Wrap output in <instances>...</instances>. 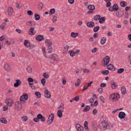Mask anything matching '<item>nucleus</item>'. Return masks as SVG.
<instances>
[{
    "label": "nucleus",
    "instance_id": "nucleus-49",
    "mask_svg": "<svg viewBox=\"0 0 131 131\" xmlns=\"http://www.w3.org/2000/svg\"><path fill=\"white\" fill-rule=\"evenodd\" d=\"M100 16L99 15H97L95 16L94 18V20H97L100 19Z\"/></svg>",
    "mask_w": 131,
    "mask_h": 131
},
{
    "label": "nucleus",
    "instance_id": "nucleus-10",
    "mask_svg": "<svg viewBox=\"0 0 131 131\" xmlns=\"http://www.w3.org/2000/svg\"><path fill=\"white\" fill-rule=\"evenodd\" d=\"M34 27H31L29 29L28 31L29 34L31 35H34L36 32L34 30Z\"/></svg>",
    "mask_w": 131,
    "mask_h": 131
},
{
    "label": "nucleus",
    "instance_id": "nucleus-12",
    "mask_svg": "<svg viewBox=\"0 0 131 131\" xmlns=\"http://www.w3.org/2000/svg\"><path fill=\"white\" fill-rule=\"evenodd\" d=\"M16 82L14 83V86L15 87H17L20 85L21 84V82L19 79H17L16 80Z\"/></svg>",
    "mask_w": 131,
    "mask_h": 131
},
{
    "label": "nucleus",
    "instance_id": "nucleus-38",
    "mask_svg": "<svg viewBox=\"0 0 131 131\" xmlns=\"http://www.w3.org/2000/svg\"><path fill=\"white\" fill-rule=\"evenodd\" d=\"M43 7V4L41 3H39L38 4V8L39 9H41Z\"/></svg>",
    "mask_w": 131,
    "mask_h": 131
},
{
    "label": "nucleus",
    "instance_id": "nucleus-5",
    "mask_svg": "<svg viewBox=\"0 0 131 131\" xmlns=\"http://www.w3.org/2000/svg\"><path fill=\"white\" fill-rule=\"evenodd\" d=\"M124 14L123 9H119L118 11L116 12V15L119 17H121Z\"/></svg>",
    "mask_w": 131,
    "mask_h": 131
},
{
    "label": "nucleus",
    "instance_id": "nucleus-51",
    "mask_svg": "<svg viewBox=\"0 0 131 131\" xmlns=\"http://www.w3.org/2000/svg\"><path fill=\"white\" fill-rule=\"evenodd\" d=\"M105 21V19L104 17H102L99 20V22L101 24L102 23Z\"/></svg>",
    "mask_w": 131,
    "mask_h": 131
},
{
    "label": "nucleus",
    "instance_id": "nucleus-28",
    "mask_svg": "<svg viewBox=\"0 0 131 131\" xmlns=\"http://www.w3.org/2000/svg\"><path fill=\"white\" fill-rule=\"evenodd\" d=\"M113 10L115 11L117 10L118 9V6L116 4H114L113 6Z\"/></svg>",
    "mask_w": 131,
    "mask_h": 131
},
{
    "label": "nucleus",
    "instance_id": "nucleus-7",
    "mask_svg": "<svg viewBox=\"0 0 131 131\" xmlns=\"http://www.w3.org/2000/svg\"><path fill=\"white\" fill-rule=\"evenodd\" d=\"M6 103L8 105L10 106L12 105L13 102L12 99L10 98L7 99L6 100Z\"/></svg>",
    "mask_w": 131,
    "mask_h": 131
},
{
    "label": "nucleus",
    "instance_id": "nucleus-31",
    "mask_svg": "<svg viewBox=\"0 0 131 131\" xmlns=\"http://www.w3.org/2000/svg\"><path fill=\"white\" fill-rule=\"evenodd\" d=\"M88 8L89 10H93L95 9V6L93 5H89Z\"/></svg>",
    "mask_w": 131,
    "mask_h": 131
},
{
    "label": "nucleus",
    "instance_id": "nucleus-52",
    "mask_svg": "<svg viewBox=\"0 0 131 131\" xmlns=\"http://www.w3.org/2000/svg\"><path fill=\"white\" fill-rule=\"evenodd\" d=\"M41 82L43 86L45 85L46 82L45 79L44 78L42 79L41 80Z\"/></svg>",
    "mask_w": 131,
    "mask_h": 131
},
{
    "label": "nucleus",
    "instance_id": "nucleus-47",
    "mask_svg": "<svg viewBox=\"0 0 131 131\" xmlns=\"http://www.w3.org/2000/svg\"><path fill=\"white\" fill-rule=\"evenodd\" d=\"M16 6L18 8L20 9L21 7V6H20V2H17L16 3Z\"/></svg>",
    "mask_w": 131,
    "mask_h": 131
},
{
    "label": "nucleus",
    "instance_id": "nucleus-29",
    "mask_svg": "<svg viewBox=\"0 0 131 131\" xmlns=\"http://www.w3.org/2000/svg\"><path fill=\"white\" fill-rule=\"evenodd\" d=\"M62 111H60V110H58L57 112L58 116L60 118L62 116Z\"/></svg>",
    "mask_w": 131,
    "mask_h": 131
},
{
    "label": "nucleus",
    "instance_id": "nucleus-60",
    "mask_svg": "<svg viewBox=\"0 0 131 131\" xmlns=\"http://www.w3.org/2000/svg\"><path fill=\"white\" fill-rule=\"evenodd\" d=\"M27 80L29 82H31L33 81V79L31 78H29Z\"/></svg>",
    "mask_w": 131,
    "mask_h": 131
},
{
    "label": "nucleus",
    "instance_id": "nucleus-43",
    "mask_svg": "<svg viewBox=\"0 0 131 131\" xmlns=\"http://www.w3.org/2000/svg\"><path fill=\"white\" fill-rule=\"evenodd\" d=\"M57 15L54 16L52 19V20L53 22L54 23H55L57 21Z\"/></svg>",
    "mask_w": 131,
    "mask_h": 131
},
{
    "label": "nucleus",
    "instance_id": "nucleus-50",
    "mask_svg": "<svg viewBox=\"0 0 131 131\" xmlns=\"http://www.w3.org/2000/svg\"><path fill=\"white\" fill-rule=\"evenodd\" d=\"M21 118L23 121L25 122L28 119V118L27 116L22 117Z\"/></svg>",
    "mask_w": 131,
    "mask_h": 131
},
{
    "label": "nucleus",
    "instance_id": "nucleus-63",
    "mask_svg": "<svg viewBox=\"0 0 131 131\" xmlns=\"http://www.w3.org/2000/svg\"><path fill=\"white\" fill-rule=\"evenodd\" d=\"M97 48H94L92 50V53L95 52L97 51Z\"/></svg>",
    "mask_w": 131,
    "mask_h": 131
},
{
    "label": "nucleus",
    "instance_id": "nucleus-36",
    "mask_svg": "<svg viewBox=\"0 0 131 131\" xmlns=\"http://www.w3.org/2000/svg\"><path fill=\"white\" fill-rule=\"evenodd\" d=\"M124 70V68H120L118 70L117 73H121L123 72Z\"/></svg>",
    "mask_w": 131,
    "mask_h": 131
},
{
    "label": "nucleus",
    "instance_id": "nucleus-24",
    "mask_svg": "<svg viewBox=\"0 0 131 131\" xmlns=\"http://www.w3.org/2000/svg\"><path fill=\"white\" fill-rule=\"evenodd\" d=\"M64 105L63 104H61L58 107V110H60L61 111H63L64 109Z\"/></svg>",
    "mask_w": 131,
    "mask_h": 131
},
{
    "label": "nucleus",
    "instance_id": "nucleus-55",
    "mask_svg": "<svg viewBox=\"0 0 131 131\" xmlns=\"http://www.w3.org/2000/svg\"><path fill=\"white\" fill-rule=\"evenodd\" d=\"M30 87L33 90H35L37 89V87H36V85H34V84L32 85Z\"/></svg>",
    "mask_w": 131,
    "mask_h": 131
},
{
    "label": "nucleus",
    "instance_id": "nucleus-27",
    "mask_svg": "<svg viewBox=\"0 0 131 131\" xmlns=\"http://www.w3.org/2000/svg\"><path fill=\"white\" fill-rule=\"evenodd\" d=\"M79 34L77 33H74L73 32H72L71 33V37L73 38H75L77 36H78Z\"/></svg>",
    "mask_w": 131,
    "mask_h": 131
},
{
    "label": "nucleus",
    "instance_id": "nucleus-11",
    "mask_svg": "<svg viewBox=\"0 0 131 131\" xmlns=\"http://www.w3.org/2000/svg\"><path fill=\"white\" fill-rule=\"evenodd\" d=\"M107 68L108 70H111L112 71H114L115 69V67L111 64H110L107 66Z\"/></svg>",
    "mask_w": 131,
    "mask_h": 131
},
{
    "label": "nucleus",
    "instance_id": "nucleus-57",
    "mask_svg": "<svg viewBox=\"0 0 131 131\" xmlns=\"http://www.w3.org/2000/svg\"><path fill=\"white\" fill-rule=\"evenodd\" d=\"M42 51H43V52L44 53V56L46 58H47V57L46 56V54L45 53V52H45L46 48H45V47L43 48H42Z\"/></svg>",
    "mask_w": 131,
    "mask_h": 131
},
{
    "label": "nucleus",
    "instance_id": "nucleus-54",
    "mask_svg": "<svg viewBox=\"0 0 131 131\" xmlns=\"http://www.w3.org/2000/svg\"><path fill=\"white\" fill-rule=\"evenodd\" d=\"M43 75V77L46 78H47L49 77L48 74L46 73H44Z\"/></svg>",
    "mask_w": 131,
    "mask_h": 131
},
{
    "label": "nucleus",
    "instance_id": "nucleus-62",
    "mask_svg": "<svg viewBox=\"0 0 131 131\" xmlns=\"http://www.w3.org/2000/svg\"><path fill=\"white\" fill-rule=\"evenodd\" d=\"M97 111L96 109H95L93 110V115L96 114L97 113Z\"/></svg>",
    "mask_w": 131,
    "mask_h": 131
},
{
    "label": "nucleus",
    "instance_id": "nucleus-42",
    "mask_svg": "<svg viewBox=\"0 0 131 131\" xmlns=\"http://www.w3.org/2000/svg\"><path fill=\"white\" fill-rule=\"evenodd\" d=\"M52 50V48L51 46H48V50L49 53H51Z\"/></svg>",
    "mask_w": 131,
    "mask_h": 131
},
{
    "label": "nucleus",
    "instance_id": "nucleus-13",
    "mask_svg": "<svg viewBox=\"0 0 131 131\" xmlns=\"http://www.w3.org/2000/svg\"><path fill=\"white\" fill-rule=\"evenodd\" d=\"M45 96L47 98H50L51 97L50 93V92L47 90L44 91Z\"/></svg>",
    "mask_w": 131,
    "mask_h": 131
},
{
    "label": "nucleus",
    "instance_id": "nucleus-59",
    "mask_svg": "<svg viewBox=\"0 0 131 131\" xmlns=\"http://www.w3.org/2000/svg\"><path fill=\"white\" fill-rule=\"evenodd\" d=\"M106 86V84L105 83H102L101 84L100 86L101 87H104Z\"/></svg>",
    "mask_w": 131,
    "mask_h": 131
},
{
    "label": "nucleus",
    "instance_id": "nucleus-6",
    "mask_svg": "<svg viewBox=\"0 0 131 131\" xmlns=\"http://www.w3.org/2000/svg\"><path fill=\"white\" fill-rule=\"evenodd\" d=\"M107 124V123L105 121H102L100 125V128L101 129L104 128L105 129Z\"/></svg>",
    "mask_w": 131,
    "mask_h": 131
},
{
    "label": "nucleus",
    "instance_id": "nucleus-39",
    "mask_svg": "<svg viewBox=\"0 0 131 131\" xmlns=\"http://www.w3.org/2000/svg\"><path fill=\"white\" fill-rule=\"evenodd\" d=\"M34 16L35 17V19L36 20H38L40 19V17L39 15L36 14H35Z\"/></svg>",
    "mask_w": 131,
    "mask_h": 131
},
{
    "label": "nucleus",
    "instance_id": "nucleus-14",
    "mask_svg": "<svg viewBox=\"0 0 131 131\" xmlns=\"http://www.w3.org/2000/svg\"><path fill=\"white\" fill-rule=\"evenodd\" d=\"M76 127L78 131H83V127L79 124H76Z\"/></svg>",
    "mask_w": 131,
    "mask_h": 131
},
{
    "label": "nucleus",
    "instance_id": "nucleus-18",
    "mask_svg": "<svg viewBox=\"0 0 131 131\" xmlns=\"http://www.w3.org/2000/svg\"><path fill=\"white\" fill-rule=\"evenodd\" d=\"M13 12V9L12 7H9L8 8L7 13L9 15H11Z\"/></svg>",
    "mask_w": 131,
    "mask_h": 131
},
{
    "label": "nucleus",
    "instance_id": "nucleus-23",
    "mask_svg": "<svg viewBox=\"0 0 131 131\" xmlns=\"http://www.w3.org/2000/svg\"><path fill=\"white\" fill-rule=\"evenodd\" d=\"M121 90L122 94L124 95L126 94V87L125 86L122 87Z\"/></svg>",
    "mask_w": 131,
    "mask_h": 131
},
{
    "label": "nucleus",
    "instance_id": "nucleus-56",
    "mask_svg": "<svg viewBox=\"0 0 131 131\" xmlns=\"http://www.w3.org/2000/svg\"><path fill=\"white\" fill-rule=\"evenodd\" d=\"M28 14L30 15H31L33 14V13L32 11L30 10H29L27 12Z\"/></svg>",
    "mask_w": 131,
    "mask_h": 131
},
{
    "label": "nucleus",
    "instance_id": "nucleus-25",
    "mask_svg": "<svg viewBox=\"0 0 131 131\" xmlns=\"http://www.w3.org/2000/svg\"><path fill=\"white\" fill-rule=\"evenodd\" d=\"M0 121L2 123L6 124L7 121L6 119L4 117H2L1 118Z\"/></svg>",
    "mask_w": 131,
    "mask_h": 131
},
{
    "label": "nucleus",
    "instance_id": "nucleus-16",
    "mask_svg": "<svg viewBox=\"0 0 131 131\" xmlns=\"http://www.w3.org/2000/svg\"><path fill=\"white\" fill-rule=\"evenodd\" d=\"M36 40L38 41H40L43 40L44 39L43 36L42 35H38L36 38Z\"/></svg>",
    "mask_w": 131,
    "mask_h": 131
},
{
    "label": "nucleus",
    "instance_id": "nucleus-32",
    "mask_svg": "<svg viewBox=\"0 0 131 131\" xmlns=\"http://www.w3.org/2000/svg\"><path fill=\"white\" fill-rule=\"evenodd\" d=\"M114 126V125L113 124H107V126H106V129H110L113 128Z\"/></svg>",
    "mask_w": 131,
    "mask_h": 131
},
{
    "label": "nucleus",
    "instance_id": "nucleus-4",
    "mask_svg": "<svg viewBox=\"0 0 131 131\" xmlns=\"http://www.w3.org/2000/svg\"><path fill=\"white\" fill-rule=\"evenodd\" d=\"M15 108L17 111H19L20 110L22 107V105L21 103L19 101H17L15 103Z\"/></svg>",
    "mask_w": 131,
    "mask_h": 131
},
{
    "label": "nucleus",
    "instance_id": "nucleus-21",
    "mask_svg": "<svg viewBox=\"0 0 131 131\" xmlns=\"http://www.w3.org/2000/svg\"><path fill=\"white\" fill-rule=\"evenodd\" d=\"M4 67L5 70L7 71H9L10 69V67L8 64H6L4 65Z\"/></svg>",
    "mask_w": 131,
    "mask_h": 131
},
{
    "label": "nucleus",
    "instance_id": "nucleus-41",
    "mask_svg": "<svg viewBox=\"0 0 131 131\" xmlns=\"http://www.w3.org/2000/svg\"><path fill=\"white\" fill-rule=\"evenodd\" d=\"M101 73L104 75H106L109 73V71L108 70L103 71L101 72Z\"/></svg>",
    "mask_w": 131,
    "mask_h": 131
},
{
    "label": "nucleus",
    "instance_id": "nucleus-44",
    "mask_svg": "<svg viewBox=\"0 0 131 131\" xmlns=\"http://www.w3.org/2000/svg\"><path fill=\"white\" fill-rule=\"evenodd\" d=\"M90 107L89 106H87L83 110V111L86 112L88 111L90 109Z\"/></svg>",
    "mask_w": 131,
    "mask_h": 131
},
{
    "label": "nucleus",
    "instance_id": "nucleus-58",
    "mask_svg": "<svg viewBox=\"0 0 131 131\" xmlns=\"http://www.w3.org/2000/svg\"><path fill=\"white\" fill-rule=\"evenodd\" d=\"M98 91L100 93H102L103 92V90L102 88H100L98 89Z\"/></svg>",
    "mask_w": 131,
    "mask_h": 131
},
{
    "label": "nucleus",
    "instance_id": "nucleus-2",
    "mask_svg": "<svg viewBox=\"0 0 131 131\" xmlns=\"http://www.w3.org/2000/svg\"><path fill=\"white\" fill-rule=\"evenodd\" d=\"M110 99H111L113 101H115L118 100L120 97V96L119 94L117 93H113L110 96Z\"/></svg>",
    "mask_w": 131,
    "mask_h": 131
},
{
    "label": "nucleus",
    "instance_id": "nucleus-53",
    "mask_svg": "<svg viewBox=\"0 0 131 131\" xmlns=\"http://www.w3.org/2000/svg\"><path fill=\"white\" fill-rule=\"evenodd\" d=\"M99 27L98 26L95 27L93 29L94 31V32H97L99 30Z\"/></svg>",
    "mask_w": 131,
    "mask_h": 131
},
{
    "label": "nucleus",
    "instance_id": "nucleus-37",
    "mask_svg": "<svg viewBox=\"0 0 131 131\" xmlns=\"http://www.w3.org/2000/svg\"><path fill=\"white\" fill-rule=\"evenodd\" d=\"M55 12V10L54 8H52L49 11L50 15H52L54 14Z\"/></svg>",
    "mask_w": 131,
    "mask_h": 131
},
{
    "label": "nucleus",
    "instance_id": "nucleus-9",
    "mask_svg": "<svg viewBox=\"0 0 131 131\" xmlns=\"http://www.w3.org/2000/svg\"><path fill=\"white\" fill-rule=\"evenodd\" d=\"M37 118L39 119H41V121L42 122H44L45 121L46 118L45 117L42 116L41 114H39L37 115Z\"/></svg>",
    "mask_w": 131,
    "mask_h": 131
},
{
    "label": "nucleus",
    "instance_id": "nucleus-19",
    "mask_svg": "<svg viewBox=\"0 0 131 131\" xmlns=\"http://www.w3.org/2000/svg\"><path fill=\"white\" fill-rule=\"evenodd\" d=\"M118 116L120 118L123 119L125 117V114L124 112H121L119 114Z\"/></svg>",
    "mask_w": 131,
    "mask_h": 131
},
{
    "label": "nucleus",
    "instance_id": "nucleus-33",
    "mask_svg": "<svg viewBox=\"0 0 131 131\" xmlns=\"http://www.w3.org/2000/svg\"><path fill=\"white\" fill-rule=\"evenodd\" d=\"M27 71L29 73H31L32 72V70L30 66H28L26 69Z\"/></svg>",
    "mask_w": 131,
    "mask_h": 131
},
{
    "label": "nucleus",
    "instance_id": "nucleus-17",
    "mask_svg": "<svg viewBox=\"0 0 131 131\" xmlns=\"http://www.w3.org/2000/svg\"><path fill=\"white\" fill-rule=\"evenodd\" d=\"M26 25L27 26H35L36 25L35 23L32 21H28L26 22Z\"/></svg>",
    "mask_w": 131,
    "mask_h": 131
},
{
    "label": "nucleus",
    "instance_id": "nucleus-64",
    "mask_svg": "<svg viewBox=\"0 0 131 131\" xmlns=\"http://www.w3.org/2000/svg\"><path fill=\"white\" fill-rule=\"evenodd\" d=\"M73 98L74 99V100H75L76 101H78L79 99V98L78 96H76L75 98Z\"/></svg>",
    "mask_w": 131,
    "mask_h": 131
},
{
    "label": "nucleus",
    "instance_id": "nucleus-22",
    "mask_svg": "<svg viewBox=\"0 0 131 131\" xmlns=\"http://www.w3.org/2000/svg\"><path fill=\"white\" fill-rule=\"evenodd\" d=\"M24 44L26 47H28L30 46V43L29 41L25 40L24 42Z\"/></svg>",
    "mask_w": 131,
    "mask_h": 131
},
{
    "label": "nucleus",
    "instance_id": "nucleus-61",
    "mask_svg": "<svg viewBox=\"0 0 131 131\" xmlns=\"http://www.w3.org/2000/svg\"><path fill=\"white\" fill-rule=\"evenodd\" d=\"M99 34L97 33H95L93 35V36L94 38H97L98 37Z\"/></svg>",
    "mask_w": 131,
    "mask_h": 131
},
{
    "label": "nucleus",
    "instance_id": "nucleus-46",
    "mask_svg": "<svg viewBox=\"0 0 131 131\" xmlns=\"http://www.w3.org/2000/svg\"><path fill=\"white\" fill-rule=\"evenodd\" d=\"M35 94L38 98H39L41 97V94L39 92H35Z\"/></svg>",
    "mask_w": 131,
    "mask_h": 131
},
{
    "label": "nucleus",
    "instance_id": "nucleus-45",
    "mask_svg": "<svg viewBox=\"0 0 131 131\" xmlns=\"http://www.w3.org/2000/svg\"><path fill=\"white\" fill-rule=\"evenodd\" d=\"M69 52L70 53V56L72 57H73L76 54L75 52H73L72 50L69 51Z\"/></svg>",
    "mask_w": 131,
    "mask_h": 131
},
{
    "label": "nucleus",
    "instance_id": "nucleus-26",
    "mask_svg": "<svg viewBox=\"0 0 131 131\" xmlns=\"http://www.w3.org/2000/svg\"><path fill=\"white\" fill-rule=\"evenodd\" d=\"M46 44L49 46H51L52 44V42L49 40H47L45 42Z\"/></svg>",
    "mask_w": 131,
    "mask_h": 131
},
{
    "label": "nucleus",
    "instance_id": "nucleus-1",
    "mask_svg": "<svg viewBox=\"0 0 131 131\" xmlns=\"http://www.w3.org/2000/svg\"><path fill=\"white\" fill-rule=\"evenodd\" d=\"M50 62L52 63L54 62H57L58 61L59 58L57 55L55 53H53L50 55L48 57Z\"/></svg>",
    "mask_w": 131,
    "mask_h": 131
},
{
    "label": "nucleus",
    "instance_id": "nucleus-20",
    "mask_svg": "<svg viewBox=\"0 0 131 131\" xmlns=\"http://www.w3.org/2000/svg\"><path fill=\"white\" fill-rule=\"evenodd\" d=\"M86 25L88 27H92L94 26V23L92 21L89 22L87 23Z\"/></svg>",
    "mask_w": 131,
    "mask_h": 131
},
{
    "label": "nucleus",
    "instance_id": "nucleus-3",
    "mask_svg": "<svg viewBox=\"0 0 131 131\" xmlns=\"http://www.w3.org/2000/svg\"><path fill=\"white\" fill-rule=\"evenodd\" d=\"M28 98V95L27 93H24L23 95L21 96L20 98V100L22 103H24L25 101L24 100V99L25 100H27Z\"/></svg>",
    "mask_w": 131,
    "mask_h": 131
},
{
    "label": "nucleus",
    "instance_id": "nucleus-30",
    "mask_svg": "<svg viewBox=\"0 0 131 131\" xmlns=\"http://www.w3.org/2000/svg\"><path fill=\"white\" fill-rule=\"evenodd\" d=\"M106 41V39L104 37L102 38L101 40V43L102 45L104 44Z\"/></svg>",
    "mask_w": 131,
    "mask_h": 131
},
{
    "label": "nucleus",
    "instance_id": "nucleus-34",
    "mask_svg": "<svg viewBox=\"0 0 131 131\" xmlns=\"http://www.w3.org/2000/svg\"><path fill=\"white\" fill-rule=\"evenodd\" d=\"M54 118V115L52 113L49 116L48 119L51 121H53Z\"/></svg>",
    "mask_w": 131,
    "mask_h": 131
},
{
    "label": "nucleus",
    "instance_id": "nucleus-40",
    "mask_svg": "<svg viewBox=\"0 0 131 131\" xmlns=\"http://www.w3.org/2000/svg\"><path fill=\"white\" fill-rule=\"evenodd\" d=\"M120 5L122 7H124L127 5V3L124 1L121 2L120 3Z\"/></svg>",
    "mask_w": 131,
    "mask_h": 131
},
{
    "label": "nucleus",
    "instance_id": "nucleus-15",
    "mask_svg": "<svg viewBox=\"0 0 131 131\" xmlns=\"http://www.w3.org/2000/svg\"><path fill=\"white\" fill-rule=\"evenodd\" d=\"M111 88L113 89H115L118 87L117 83L114 82H111Z\"/></svg>",
    "mask_w": 131,
    "mask_h": 131
},
{
    "label": "nucleus",
    "instance_id": "nucleus-48",
    "mask_svg": "<svg viewBox=\"0 0 131 131\" xmlns=\"http://www.w3.org/2000/svg\"><path fill=\"white\" fill-rule=\"evenodd\" d=\"M92 126L93 128H96L97 127V125L95 122H93L92 123Z\"/></svg>",
    "mask_w": 131,
    "mask_h": 131
},
{
    "label": "nucleus",
    "instance_id": "nucleus-35",
    "mask_svg": "<svg viewBox=\"0 0 131 131\" xmlns=\"http://www.w3.org/2000/svg\"><path fill=\"white\" fill-rule=\"evenodd\" d=\"M88 122L87 121H85L84 123V126L85 129L86 130H89V129L88 127Z\"/></svg>",
    "mask_w": 131,
    "mask_h": 131
},
{
    "label": "nucleus",
    "instance_id": "nucleus-8",
    "mask_svg": "<svg viewBox=\"0 0 131 131\" xmlns=\"http://www.w3.org/2000/svg\"><path fill=\"white\" fill-rule=\"evenodd\" d=\"M110 58L108 56H105L103 59L104 64L107 65L110 61Z\"/></svg>",
    "mask_w": 131,
    "mask_h": 131
}]
</instances>
